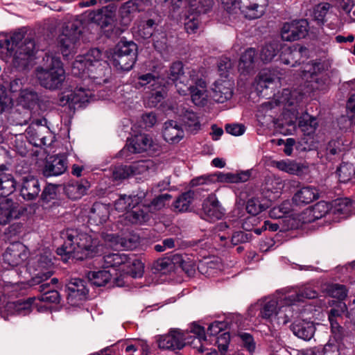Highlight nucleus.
I'll use <instances>...</instances> for the list:
<instances>
[{
  "label": "nucleus",
  "instance_id": "obj_1",
  "mask_svg": "<svg viewBox=\"0 0 355 355\" xmlns=\"http://www.w3.org/2000/svg\"><path fill=\"white\" fill-rule=\"evenodd\" d=\"M64 243L57 249V253L64 256V261L71 257L77 260H83L93 257L99 252L98 241L90 235L80 232L76 229H67L62 232Z\"/></svg>",
  "mask_w": 355,
  "mask_h": 355
},
{
  "label": "nucleus",
  "instance_id": "obj_2",
  "mask_svg": "<svg viewBox=\"0 0 355 355\" xmlns=\"http://www.w3.org/2000/svg\"><path fill=\"white\" fill-rule=\"evenodd\" d=\"M35 51L34 40L25 37L23 32L12 35L0 34V55L13 57V63L17 67L26 68L32 60Z\"/></svg>",
  "mask_w": 355,
  "mask_h": 355
},
{
  "label": "nucleus",
  "instance_id": "obj_3",
  "mask_svg": "<svg viewBox=\"0 0 355 355\" xmlns=\"http://www.w3.org/2000/svg\"><path fill=\"white\" fill-rule=\"evenodd\" d=\"M35 76L44 88L54 90L60 88L65 80V71L59 58L46 55L43 64L36 68Z\"/></svg>",
  "mask_w": 355,
  "mask_h": 355
},
{
  "label": "nucleus",
  "instance_id": "obj_4",
  "mask_svg": "<svg viewBox=\"0 0 355 355\" xmlns=\"http://www.w3.org/2000/svg\"><path fill=\"white\" fill-rule=\"evenodd\" d=\"M137 58V45L133 42L121 40L114 48L110 62L119 70H130Z\"/></svg>",
  "mask_w": 355,
  "mask_h": 355
},
{
  "label": "nucleus",
  "instance_id": "obj_5",
  "mask_svg": "<svg viewBox=\"0 0 355 355\" xmlns=\"http://www.w3.org/2000/svg\"><path fill=\"white\" fill-rule=\"evenodd\" d=\"M83 56L88 62V71L90 78L98 85L105 83V76L109 73L110 69L108 64L102 60L101 51L98 49H92Z\"/></svg>",
  "mask_w": 355,
  "mask_h": 355
},
{
  "label": "nucleus",
  "instance_id": "obj_6",
  "mask_svg": "<svg viewBox=\"0 0 355 355\" xmlns=\"http://www.w3.org/2000/svg\"><path fill=\"white\" fill-rule=\"evenodd\" d=\"M38 101L37 94L33 89H24L19 94L17 98V103L24 109L23 114L19 118L17 111L11 113L10 120L11 123L17 125H24L28 123L30 119V112L28 109L35 105Z\"/></svg>",
  "mask_w": 355,
  "mask_h": 355
},
{
  "label": "nucleus",
  "instance_id": "obj_7",
  "mask_svg": "<svg viewBox=\"0 0 355 355\" xmlns=\"http://www.w3.org/2000/svg\"><path fill=\"white\" fill-rule=\"evenodd\" d=\"M309 32V22L305 19L285 23L282 28L281 36L285 41H296L304 38Z\"/></svg>",
  "mask_w": 355,
  "mask_h": 355
},
{
  "label": "nucleus",
  "instance_id": "obj_8",
  "mask_svg": "<svg viewBox=\"0 0 355 355\" xmlns=\"http://www.w3.org/2000/svg\"><path fill=\"white\" fill-rule=\"evenodd\" d=\"M80 33L81 31L73 24H68L63 28L59 36V44L64 56H68L74 51Z\"/></svg>",
  "mask_w": 355,
  "mask_h": 355
},
{
  "label": "nucleus",
  "instance_id": "obj_9",
  "mask_svg": "<svg viewBox=\"0 0 355 355\" xmlns=\"http://www.w3.org/2000/svg\"><path fill=\"white\" fill-rule=\"evenodd\" d=\"M35 273L31 279L32 285L40 284L46 281L53 275L51 258L45 254L37 257L31 263Z\"/></svg>",
  "mask_w": 355,
  "mask_h": 355
},
{
  "label": "nucleus",
  "instance_id": "obj_10",
  "mask_svg": "<svg viewBox=\"0 0 355 355\" xmlns=\"http://www.w3.org/2000/svg\"><path fill=\"white\" fill-rule=\"evenodd\" d=\"M126 147L131 153H141L146 151H156L159 148V144L152 136L139 134L129 139Z\"/></svg>",
  "mask_w": 355,
  "mask_h": 355
},
{
  "label": "nucleus",
  "instance_id": "obj_11",
  "mask_svg": "<svg viewBox=\"0 0 355 355\" xmlns=\"http://www.w3.org/2000/svg\"><path fill=\"white\" fill-rule=\"evenodd\" d=\"M28 257L26 246L20 242L10 244L3 254V262L15 267L21 264Z\"/></svg>",
  "mask_w": 355,
  "mask_h": 355
},
{
  "label": "nucleus",
  "instance_id": "obj_12",
  "mask_svg": "<svg viewBox=\"0 0 355 355\" xmlns=\"http://www.w3.org/2000/svg\"><path fill=\"white\" fill-rule=\"evenodd\" d=\"M186 337L179 329H172L167 334L160 336L157 340L160 349L168 350L181 349L185 345Z\"/></svg>",
  "mask_w": 355,
  "mask_h": 355
},
{
  "label": "nucleus",
  "instance_id": "obj_13",
  "mask_svg": "<svg viewBox=\"0 0 355 355\" xmlns=\"http://www.w3.org/2000/svg\"><path fill=\"white\" fill-rule=\"evenodd\" d=\"M92 96V92L89 89H85L82 87L77 88L75 90H65L60 96L59 101L62 106L69 104V106L83 104L89 102Z\"/></svg>",
  "mask_w": 355,
  "mask_h": 355
},
{
  "label": "nucleus",
  "instance_id": "obj_14",
  "mask_svg": "<svg viewBox=\"0 0 355 355\" xmlns=\"http://www.w3.org/2000/svg\"><path fill=\"white\" fill-rule=\"evenodd\" d=\"M35 298L29 297L26 300H19L15 302H9L1 311V317L8 320L9 317L14 315H26L32 311L33 304Z\"/></svg>",
  "mask_w": 355,
  "mask_h": 355
},
{
  "label": "nucleus",
  "instance_id": "obj_15",
  "mask_svg": "<svg viewBox=\"0 0 355 355\" xmlns=\"http://www.w3.org/2000/svg\"><path fill=\"white\" fill-rule=\"evenodd\" d=\"M67 169V159L64 156L51 157L46 161L43 169L46 177L58 176L63 174Z\"/></svg>",
  "mask_w": 355,
  "mask_h": 355
},
{
  "label": "nucleus",
  "instance_id": "obj_16",
  "mask_svg": "<svg viewBox=\"0 0 355 355\" xmlns=\"http://www.w3.org/2000/svg\"><path fill=\"white\" fill-rule=\"evenodd\" d=\"M233 83L229 80H218L214 84L212 97L218 103H223L232 96Z\"/></svg>",
  "mask_w": 355,
  "mask_h": 355
},
{
  "label": "nucleus",
  "instance_id": "obj_17",
  "mask_svg": "<svg viewBox=\"0 0 355 355\" xmlns=\"http://www.w3.org/2000/svg\"><path fill=\"white\" fill-rule=\"evenodd\" d=\"M163 137L167 142L177 144L184 138V132L177 121L170 120L164 124Z\"/></svg>",
  "mask_w": 355,
  "mask_h": 355
},
{
  "label": "nucleus",
  "instance_id": "obj_18",
  "mask_svg": "<svg viewBox=\"0 0 355 355\" xmlns=\"http://www.w3.org/2000/svg\"><path fill=\"white\" fill-rule=\"evenodd\" d=\"M191 82L195 83L191 88V101L196 105H205L209 97L206 83L201 79L196 78H191Z\"/></svg>",
  "mask_w": 355,
  "mask_h": 355
},
{
  "label": "nucleus",
  "instance_id": "obj_19",
  "mask_svg": "<svg viewBox=\"0 0 355 355\" xmlns=\"http://www.w3.org/2000/svg\"><path fill=\"white\" fill-rule=\"evenodd\" d=\"M291 329L296 336L304 340H311L315 331L313 322L304 320L294 322L291 326Z\"/></svg>",
  "mask_w": 355,
  "mask_h": 355
},
{
  "label": "nucleus",
  "instance_id": "obj_20",
  "mask_svg": "<svg viewBox=\"0 0 355 355\" xmlns=\"http://www.w3.org/2000/svg\"><path fill=\"white\" fill-rule=\"evenodd\" d=\"M146 205H133L129 211L124 214L125 218L132 224H141L150 218Z\"/></svg>",
  "mask_w": 355,
  "mask_h": 355
},
{
  "label": "nucleus",
  "instance_id": "obj_21",
  "mask_svg": "<svg viewBox=\"0 0 355 355\" xmlns=\"http://www.w3.org/2000/svg\"><path fill=\"white\" fill-rule=\"evenodd\" d=\"M202 211L210 220H217L224 214L217 198L215 195H209L203 202Z\"/></svg>",
  "mask_w": 355,
  "mask_h": 355
},
{
  "label": "nucleus",
  "instance_id": "obj_22",
  "mask_svg": "<svg viewBox=\"0 0 355 355\" xmlns=\"http://www.w3.org/2000/svg\"><path fill=\"white\" fill-rule=\"evenodd\" d=\"M20 192L21 196L25 200L35 199L40 192V185L38 180L33 177L25 178Z\"/></svg>",
  "mask_w": 355,
  "mask_h": 355
},
{
  "label": "nucleus",
  "instance_id": "obj_23",
  "mask_svg": "<svg viewBox=\"0 0 355 355\" xmlns=\"http://www.w3.org/2000/svg\"><path fill=\"white\" fill-rule=\"evenodd\" d=\"M300 112L296 106L291 107V108H286L283 112V118L281 119L282 122L279 123V119L274 120L273 123L275 125L281 128L284 126L291 128L289 129L291 131H293L296 128V121H299Z\"/></svg>",
  "mask_w": 355,
  "mask_h": 355
},
{
  "label": "nucleus",
  "instance_id": "obj_24",
  "mask_svg": "<svg viewBox=\"0 0 355 355\" xmlns=\"http://www.w3.org/2000/svg\"><path fill=\"white\" fill-rule=\"evenodd\" d=\"M130 166L131 175L146 178L155 171V164L150 159H142L132 162Z\"/></svg>",
  "mask_w": 355,
  "mask_h": 355
},
{
  "label": "nucleus",
  "instance_id": "obj_25",
  "mask_svg": "<svg viewBox=\"0 0 355 355\" xmlns=\"http://www.w3.org/2000/svg\"><path fill=\"white\" fill-rule=\"evenodd\" d=\"M105 241L111 248H123L125 249H132L135 246L137 242V238L119 237L115 234H106L103 236Z\"/></svg>",
  "mask_w": 355,
  "mask_h": 355
},
{
  "label": "nucleus",
  "instance_id": "obj_26",
  "mask_svg": "<svg viewBox=\"0 0 355 355\" xmlns=\"http://www.w3.org/2000/svg\"><path fill=\"white\" fill-rule=\"evenodd\" d=\"M318 198L319 193L315 188L304 187L295 193L293 202L297 205H303L311 203Z\"/></svg>",
  "mask_w": 355,
  "mask_h": 355
},
{
  "label": "nucleus",
  "instance_id": "obj_27",
  "mask_svg": "<svg viewBox=\"0 0 355 355\" xmlns=\"http://www.w3.org/2000/svg\"><path fill=\"white\" fill-rule=\"evenodd\" d=\"M67 288L69 291L68 299L71 302L73 299L83 300L88 293V290L83 280L80 279L74 278L71 279L67 284Z\"/></svg>",
  "mask_w": 355,
  "mask_h": 355
},
{
  "label": "nucleus",
  "instance_id": "obj_28",
  "mask_svg": "<svg viewBox=\"0 0 355 355\" xmlns=\"http://www.w3.org/2000/svg\"><path fill=\"white\" fill-rule=\"evenodd\" d=\"M113 12L109 6L103 7L90 13L92 21L97 24L101 28L107 27L111 24L113 21Z\"/></svg>",
  "mask_w": 355,
  "mask_h": 355
},
{
  "label": "nucleus",
  "instance_id": "obj_29",
  "mask_svg": "<svg viewBox=\"0 0 355 355\" xmlns=\"http://www.w3.org/2000/svg\"><path fill=\"white\" fill-rule=\"evenodd\" d=\"M103 266L105 268H119L123 272L129 257L125 253H110L103 257Z\"/></svg>",
  "mask_w": 355,
  "mask_h": 355
},
{
  "label": "nucleus",
  "instance_id": "obj_30",
  "mask_svg": "<svg viewBox=\"0 0 355 355\" xmlns=\"http://www.w3.org/2000/svg\"><path fill=\"white\" fill-rule=\"evenodd\" d=\"M110 216V207L101 202H95L90 211L89 220L96 225L106 222Z\"/></svg>",
  "mask_w": 355,
  "mask_h": 355
},
{
  "label": "nucleus",
  "instance_id": "obj_31",
  "mask_svg": "<svg viewBox=\"0 0 355 355\" xmlns=\"http://www.w3.org/2000/svg\"><path fill=\"white\" fill-rule=\"evenodd\" d=\"M180 117L189 132L195 133L200 130L201 125L199 118L193 111L182 109Z\"/></svg>",
  "mask_w": 355,
  "mask_h": 355
},
{
  "label": "nucleus",
  "instance_id": "obj_32",
  "mask_svg": "<svg viewBox=\"0 0 355 355\" xmlns=\"http://www.w3.org/2000/svg\"><path fill=\"white\" fill-rule=\"evenodd\" d=\"M15 203L6 198H0V225H5L10 223L15 214Z\"/></svg>",
  "mask_w": 355,
  "mask_h": 355
},
{
  "label": "nucleus",
  "instance_id": "obj_33",
  "mask_svg": "<svg viewBox=\"0 0 355 355\" xmlns=\"http://www.w3.org/2000/svg\"><path fill=\"white\" fill-rule=\"evenodd\" d=\"M255 50L247 49L241 56L239 63V70L241 73H249L254 69Z\"/></svg>",
  "mask_w": 355,
  "mask_h": 355
},
{
  "label": "nucleus",
  "instance_id": "obj_34",
  "mask_svg": "<svg viewBox=\"0 0 355 355\" xmlns=\"http://www.w3.org/2000/svg\"><path fill=\"white\" fill-rule=\"evenodd\" d=\"M318 296V292L310 288L304 287L298 293L289 295L285 297V304L288 306L292 305L295 302H302L304 299H315Z\"/></svg>",
  "mask_w": 355,
  "mask_h": 355
},
{
  "label": "nucleus",
  "instance_id": "obj_35",
  "mask_svg": "<svg viewBox=\"0 0 355 355\" xmlns=\"http://www.w3.org/2000/svg\"><path fill=\"white\" fill-rule=\"evenodd\" d=\"M239 10L247 19H254L260 17L264 12L263 6H260L257 3H250L249 5L247 2L242 1L239 6Z\"/></svg>",
  "mask_w": 355,
  "mask_h": 355
},
{
  "label": "nucleus",
  "instance_id": "obj_36",
  "mask_svg": "<svg viewBox=\"0 0 355 355\" xmlns=\"http://www.w3.org/2000/svg\"><path fill=\"white\" fill-rule=\"evenodd\" d=\"M333 72H327L318 76H313L311 79V87L313 90H318L325 92L329 88L331 84V77Z\"/></svg>",
  "mask_w": 355,
  "mask_h": 355
},
{
  "label": "nucleus",
  "instance_id": "obj_37",
  "mask_svg": "<svg viewBox=\"0 0 355 355\" xmlns=\"http://www.w3.org/2000/svg\"><path fill=\"white\" fill-rule=\"evenodd\" d=\"M298 126L304 134L313 135L318 126L317 119L315 117L304 113L299 118Z\"/></svg>",
  "mask_w": 355,
  "mask_h": 355
},
{
  "label": "nucleus",
  "instance_id": "obj_38",
  "mask_svg": "<svg viewBox=\"0 0 355 355\" xmlns=\"http://www.w3.org/2000/svg\"><path fill=\"white\" fill-rule=\"evenodd\" d=\"M87 277L92 284L96 286H103L110 280L111 274L105 270L90 271L87 273Z\"/></svg>",
  "mask_w": 355,
  "mask_h": 355
},
{
  "label": "nucleus",
  "instance_id": "obj_39",
  "mask_svg": "<svg viewBox=\"0 0 355 355\" xmlns=\"http://www.w3.org/2000/svg\"><path fill=\"white\" fill-rule=\"evenodd\" d=\"M144 268V264L140 260L129 257V261H127L123 272L136 278L143 275Z\"/></svg>",
  "mask_w": 355,
  "mask_h": 355
},
{
  "label": "nucleus",
  "instance_id": "obj_40",
  "mask_svg": "<svg viewBox=\"0 0 355 355\" xmlns=\"http://www.w3.org/2000/svg\"><path fill=\"white\" fill-rule=\"evenodd\" d=\"M332 212L336 214L343 215L345 217L350 215L352 211V204L349 198H338L334 201Z\"/></svg>",
  "mask_w": 355,
  "mask_h": 355
},
{
  "label": "nucleus",
  "instance_id": "obj_41",
  "mask_svg": "<svg viewBox=\"0 0 355 355\" xmlns=\"http://www.w3.org/2000/svg\"><path fill=\"white\" fill-rule=\"evenodd\" d=\"M214 177V182H226V183H237L240 182H245L248 175L245 173L243 174H233L231 173H223L218 172L213 174Z\"/></svg>",
  "mask_w": 355,
  "mask_h": 355
},
{
  "label": "nucleus",
  "instance_id": "obj_42",
  "mask_svg": "<svg viewBox=\"0 0 355 355\" xmlns=\"http://www.w3.org/2000/svg\"><path fill=\"white\" fill-rule=\"evenodd\" d=\"M139 198L134 196L121 195L115 201L114 207L115 209L120 212H124V214L129 211L133 205L138 204Z\"/></svg>",
  "mask_w": 355,
  "mask_h": 355
},
{
  "label": "nucleus",
  "instance_id": "obj_43",
  "mask_svg": "<svg viewBox=\"0 0 355 355\" xmlns=\"http://www.w3.org/2000/svg\"><path fill=\"white\" fill-rule=\"evenodd\" d=\"M86 191L87 186L79 182L69 183L64 188L65 193L72 200L80 198L86 193Z\"/></svg>",
  "mask_w": 355,
  "mask_h": 355
},
{
  "label": "nucleus",
  "instance_id": "obj_44",
  "mask_svg": "<svg viewBox=\"0 0 355 355\" xmlns=\"http://www.w3.org/2000/svg\"><path fill=\"white\" fill-rule=\"evenodd\" d=\"M331 8V5L327 2L320 3L316 5L313 11V18L319 26L323 25L326 22V16Z\"/></svg>",
  "mask_w": 355,
  "mask_h": 355
},
{
  "label": "nucleus",
  "instance_id": "obj_45",
  "mask_svg": "<svg viewBox=\"0 0 355 355\" xmlns=\"http://www.w3.org/2000/svg\"><path fill=\"white\" fill-rule=\"evenodd\" d=\"M193 199V193L191 191L182 193L174 202L175 209L180 212L189 210Z\"/></svg>",
  "mask_w": 355,
  "mask_h": 355
},
{
  "label": "nucleus",
  "instance_id": "obj_46",
  "mask_svg": "<svg viewBox=\"0 0 355 355\" xmlns=\"http://www.w3.org/2000/svg\"><path fill=\"white\" fill-rule=\"evenodd\" d=\"M266 105L265 104V103H263L257 107L255 114L257 121V132L260 135H264L266 132Z\"/></svg>",
  "mask_w": 355,
  "mask_h": 355
},
{
  "label": "nucleus",
  "instance_id": "obj_47",
  "mask_svg": "<svg viewBox=\"0 0 355 355\" xmlns=\"http://www.w3.org/2000/svg\"><path fill=\"white\" fill-rule=\"evenodd\" d=\"M15 190V182L10 175L0 177V196L6 197Z\"/></svg>",
  "mask_w": 355,
  "mask_h": 355
},
{
  "label": "nucleus",
  "instance_id": "obj_48",
  "mask_svg": "<svg viewBox=\"0 0 355 355\" xmlns=\"http://www.w3.org/2000/svg\"><path fill=\"white\" fill-rule=\"evenodd\" d=\"M72 73L74 76L89 77L88 62L83 55L78 56L72 65Z\"/></svg>",
  "mask_w": 355,
  "mask_h": 355
},
{
  "label": "nucleus",
  "instance_id": "obj_49",
  "mask_svg": "<svg viewBox=\"0 0 355 355\" xmlns=\"http://www.w3.org/2000/svg\"><path fill=\"white\" fill-rule=\"evenodd\" d=\"M271 166L290 174H297L302 170L297 163L292 161H272Z\"/></svg>",
  "mask_w": 355,
  "mask_h": 355
},
{
  "label": "nucleus",
  "instance_id": "obj_50",
  "mask_svg": "<svg viewBox=\"0 0 355 355\" xmlns=\"http://www.w3.org/2000/svg\"><path fill=\"white\" fill-rule=\"evenodd\" d=\"M340 182H347L355 175V167L352 164L343 162L337 169Z\"/></svg>",
  "mask_w": 355,
  "mask_h": 355
},
{
  "label": "nucleus",
  "instance_id": "obj_51",
  "mask_svg": "<svg viewBox=\"0 0 355 355\" xmlns=\"http://www.w3.org/2000/svg\"><path fill=\"white\" fill-rule=\"evenodd\" d=\"M44 132L50 135V132L46 128L38 124L36 125V128L32 125L27 130V133L28 135L31 134L33 139H35V141H40L41 144L46 145L48 141L46 139V136L43 135Z\"/></svg>",
  "mask_w": 355,
  "mask_h": 355
},
{
  "label": "nucleus",
  "instance_id": "obj_52",
  "mask_svg": "<svg viewBox=\"0 0 355 355\" xmlns=\"http://www.w3.org/2000/svg\"><path fill=\"white\" fill-rule=\"evenodd\" d=\"M181 62H173L169 69L168 78L173 82L187 78Z\"/></svg>",
  "mask_w": 355,
  "mask_h": 355
},
{
  "label": "nucleus",
  "instance_id": "obj_53",
  "mask_svg": "<svg viewBox=\"0 0 355 355\" xmlns=\"http://www.w3.org/2000/svg\"><path fill=\"white\" fill-rule=\"evenodd\" d=\"M171 198V196L168 193L161 194L155 198L152 202L147 205L149 212H155L162 209L166 205V202Z\"/></svg>",
  "mask_w": 355,
  "mask_h": 355
},
{
  "label": "nucleus",
  "instance_id": "obj_54",
  "mask_svg": "<svg viewBox=\"0 0 355 355\" xmlns=\"http://www.w3.org/2000/svg\"><path fill=\"white\" fill-rule=\"evenodd\" d=\"M328 293L331 297L343 300L347 296L348 289L345 285L333 284L329 286Z\"/></svg>",
  "mask_w": 355,
  "mask_h": 355
},
{
  "label": "nucleus",
  "instance_id": "obj_55",
  "mask_svg": "<svg viewBox=\"0 0 355 355\" xmlns=\"http://www.w3.org/2000/svg\"><path fill=\"white\" fill-rule=\"evenodd\" d=\"M191 73H195V71L192 70L187 73L189 74V78L188 76L187 78L173 82L175 85L178 92L182 96L187 95L189 91L191 92V88L193 87V85H191L189 83V80L191 81V78H194Z\"/></svg>",
  "mask_w": 355,
  "mask_h": 355
},
{
  "label": "nucleus",
  "instance_id": "obj_56",
  "mask_svg": "<svg viewBox=\"0 0 355 355\" xmlns=\"http://www.w3.org/2000/svg\"><path fill=\"white\" fill-rule=\"evenodd\" d=\"M214 0H189L190 7L197 12H207L213 6Z\"/></svg>",
  "mask_w": 355,
  "mask_h": 355
},
{
  "label": "nucleus",
  "instance_id": "obj_57",
  "mask_svg": "<svg viewBox=\"0 0 355 355\" xmlns=\"http://www.w3.org/2000/svg\"><path fill=\"white\" fill-rule=\"evenodd\" d=\"M219 263L214 261H201L198 266L199 271L205 275H214L217 269L219 268Z\"/></svg>",
  "mask_w": 355,
  "mask_h": 355
},
{
  "label": "nucleus",
  "instance_id": "obj_58",
  "mask_svg": "<svg viewBox=\"0 0 355 355\" xmlns=\"http://www.w3.org/2000/svg\"><path fill=\"white\" fill-rule=\"evenodd\" d=\"M304 137L298 141L296 148L301 151H309L316 147L312 135L304 133Z\"/></svg>",
  "mask_w": 355,
  "mask_h": 355
},
{
  "label": "nucleus",
  "instance_id": "obj_59",
  "mask_svg": "<svg viewBox=\"0 0 355 355\" xmlns=\"http://www.w3.org/2000/svg\"><path fill=\"white\" fill-rule=\"evenodd\" d=\"M290 95V92L288 89H284L281 96L278 94L275 95L274 101H271L268 102V107L272 108L275 105H284L288 106H292L293 103L290 101L288 99V96Z\"/></svg>",
  "mask_w": 355,
  "mask_h": 355
},
{
  "label": "nucleus",
  "instance_id": "obj_60",
  "mask_svg": "<svg viewBox=\"0 0 355 355\" xmlns=\"http://www.w3.org/2000/svg\"><path fill=\"white\" fill-rule=\"evenodd\" d=\"M343 142L338 139H332L329 141L326 147V156L328 159H332L333 157L341 152Z\"/></svg>",
  "mask_w": 355,
  "mask_h": 355
},
{
  "label": "nucleus",
  "instance_id": "obj_61",
  "mask_svg": "<svg viewBox=\"0 0 355 355\" xmlns=\"http://www.w3.org/2000/svg\"><path fill=\"white\" fill-rule=\"evenodd\" d=\"M193 334L196 336L193 340V343H199L200 345L198 346L197 345H195L194 347L197 348L198 352H203L205 351L204 347L202 344V341H205L206 340V336H205V329L200 326H196L194 327L192 330Z\"/></svg>",
  "mask_w": 355,
  "mask_h": 355
},
{
  "label": "nucleus",
  "instance_id": "obj_62",
  "mask_svg": "<svg viewBox=\"0 0 355 355\" xmlns=\"http://www.w3.org/2000/svg\"><path fill=\"white\" fill-rule=\"evenodd\" d=\"M12 105V101L4 89L0 85V114L8 111Z\"/></svg>",
  "mask_w": 355,
  "mask_h": 355
},
{
  "label": "nucleus",
  "instance_id": "obj_63",
  "mask_svg": "<svg viewBox=\"0 0 355 355\" xmlns=\"http://www.w3.org/2000/svg\"><path fill=\"white\" fill-rule=\"evenodd\" d=\"M57 197V186L53 184H47L44 189L41 198L44 202H49Z\"/></svg>",
  "mask_w": 355,
  "mask_h": 355
},
{
  "label": "nucleus",
  "instance_id": "obj_64",
  "mask_svg": "<svg viewBox=\"0 0 355 355\" xmlns=\"http://www.w3.org/2000/svg\"><path fill=\"white\" fill-rule=\"evenodd\" d=\"M131 176L129 166H116L112 171V178L114 180H122Z\"/></svg>",
  "mask_w": 355,
  "mask_h": 355
}]
</instances>
